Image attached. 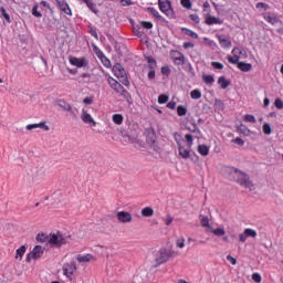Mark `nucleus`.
Returning a JSON list of instances; mask_svg holds the SVG:
<instances>
[{
	"mask_svg": "<svg viewBox=\"0 0 283 283\" xmlns=\"http://www.w3.org/2000/svg\"><path fill=\"white\" fill-rule=\"evenodd\" d=\"M243 120L245 123H252V124H255L258 123V120L255 119V116L251 115V114H248L244 116Z\"/></svg>",
	"mask_w": 283,
	"mask_h": 283,
	"instance_id": "nucleus-40",
	"label": "nucleus"
},
{
	"mask_svg": "<svg viewBox=\"0 0 283 283\" xmlns=\"http://www.w3.org/2000/svg\"><path fill=\"white\" fill-rule=\"evenodd\" d=\"M200 224L206 229H211V226L209 224V217H201Z\"/></svg>",
	"mask_w": 283,
	"mask_h": 283,
	"instance_id": "nucleus-34",
	"label": "nucleus"
},
{
	"mask_svg": "<svg viewBox=\"0 0 283 283\" xmlns=\"http://www.w3.org/2000/svg\"><path fill=\"white\" fill-rule=\"evenodd\" d=\"M206 25H222L223 21L220 18H216L211 14L206 15Z\"/></svg>",
	"mask_w": 283,
	"mask_h": 283,
	"instance_id": "nucleus-12",
	"label": "nucleus"
},
{
	"mask_svg": "<svg viewBox=\"0 0 283 283\" xmlns=\"http://www.w3.org/2000/svg\"><path fill=\"white\" fill-rule=\"evenodd\" d=\"M184 48H185V50H189V48H193V43H191V42H185V43H184Z\"/></svg>",
	"mask_w": 283,
	"mask_h": 283,
	"instance_id": "nucleus-64",
	"label": "nucleus"
},
{
	"mask_svg": "<svg viewBox=\"0 0 283 283\" xmlns=\"http://www.w3.org/2000/svg\"><path fill=\"white\" fill-rule=\"evenodd\" d=\"M185 139L187 143V147H193V136L191 134H186Z\"/></svg>",
	"mask_w": 283,
	"mask_h": 283,
	"instance_id": "nucleus-37",
	"label": "nucleus"
},
{
	"mask_svg": "<svg viewBox=\"0 0 283 283\" xmlns=\"http://www.w3.org/2000/svg\"><path fill=\"white\" fill-rule=\"evenodd\" d=\"M227 260H228V262H231V264H232L233 266H235V264H238V259H237V258H233L231 254H228V255H227Z\"/></svg>",
	"mask_w": 283,
	"mask_h": 283,
	"instance_id": "nucleus-52",
	"label": "nucleus"
},
{
	"mask_svg": "<svg viewBox=\"0 0 283 283\" xmlns=\"http://www.w3.org/2000/svg\"><path fill=\"white\" fill-rule=\"evenodd\" d=\"M112 118H113V123H115V125H123V120H124L123 115L114 114Z\"/></svg>",
	"mask_w": 283,
	"mask_h": 283,
	"instance_id": "nucleus-29",
	"label": "nucleus"
},
{
	"mask_svg": "<svg viewBox=\"0 0 283 283\" xmlns=\"http://www.w3.org/2000/svg\"><path fill=\"white\" fill-rule=\"evenodd\" d=\"M113 74L114 76L119 78L123 85H126V86L129 85V80L127 78V72L125 71V67H123L122 64L117 63L113 66Z\"/></svg>",
	"mask_w": 283,
	"mask_h": 283,
	"instance_id": "nucleus-2",
	"label": "nucleus"
},
{
	"mask_svg": "<svg viewBox=\"0 0 283 283\" xmlns=\"http://www.w3.org/2000/svg\"><path fill=\"white\" fill-rule=\"evenodd\" d=\"M32 14H33V17H35L36 19H41V17H43V14L39 11V4H34V6H33Z\"/></svg>",
	"mask_w": 283,
	"mask_h": 283,
	"instance_id": "nucleus-38",
	"label": "nucleus"
},
{
	"mask_svg": "<svg viewBox=\"0 0 283 283\" xmlns=\"http://www.w3.org/2000/svg\"><path fill=\"white\" fill-rule=\"evenodd\" d=\"M169 258H171L169 251L167 249H160L155 256L156 266L169 262Z\"/></svg>",
	"mask_w": 283,
	"mask_h": 283,
	"instance_id": "nucleus-6",
	"label": "nucleus"
},
{
	"mask_svg": "<svg viewBox=\"0 0 283 283\" xmlns=\"http://www.w3.org/2000/svg\"><path fill=\"white\" fill-rule=\"evenodd\" d=\"M256 8L258 9L262 8L263 10H269V4H266L264 2H258Z\"/></svg>",
	"mask_w": 283,
	"mask_h": 283,
	"instance_id": "nucleus-59",
	"label": "nucleus"
},
{
	"mask_svg": "<svg viewBox=\"0 0 283 283\" xmlns=\"http://www.w3.org/2000/svg\"><path fill=\"white\" fill-rule=\"evenodd\" d=\"M238 70L241 72H251L253 70V64L252 63H247V62H240L235 63Z\"/></svg>",
	"mask_w": 283,
	"mask_h": 283,
	"instance_id": "nucleus-19",
	"label": "nucleus"
},
{
	"mask_svg": "<svg viewBox=\"0 0 283 283\" xmlns=\"http://www.w3.org/2000/svg\"><path fill=\"white\" fill-rule=\"evenodd\" d=\"M50 244H54L55 247H63V244H67L70 242V237H65L62 233L57 232L56 234H51L49 239Z\"/></svg>",
	"mask_w": 283,
	"mask_h": 283,
	"instance_id": "nucleus-4",
	"label": "nucleus"
},
{
	"mask_svg": "<svg viewBox=\"0 0 283 283\" xmlns=\"http://www.w3.org/2000/svg\"><path fill=\"white\" fill-rule=\"evenodd\" d=\"M188 132H191L192 134H200V128H198V125L192 124V128H188Z\"/></svg>",
	"mask_w": 283,
	"mask_h": 283,
	"instance_id": "nucleus-54",
	"label": "nucleus"
},
{
	"mask_svg": "<svg viewBox=\"0 0 283 283\" xmlns=\"http://www.w3.org/2000/svg\"><path fill=\"white\" fill-rule=\"evenodd\" d=\"M161 74H164V76H169L171 74V69H169V66H163Z\"/></svg>",
	"mask_w": 283,
	"mask_h": 283,
	"instance_id": "nucleus-50",
	"label": "nucleus"
},
{
	"mask_svg": "<svg viewBox=\"0 0 283 283\" xmlns=\"http://www.w3.org/2000/svg\"><path fill=\"white\" fill-rule=\"evenodd\" d=\"M247 233L245 232H243V233H241V234H239V240H240V242H247Z\"/></svg>",
	"mask_w": 283,
	"mask_h": 283,
	"instance_id": "nucleus-62",
	"label": "nucleus"
},
{
	"mask_svg": "<svg viewBox=\"0 0 283 283\" xmlns=\"http://www.w3.org/2000/svg\"><path fill=\"white\" fill-rule=\"evenodd\" d=\"M63 275L67 277L69 280H72V275L76 273V263L71 262V263H64L62 266Z\"/></svg>",
	"mask_w": 283,
	"mask_h": 283,
	"instance_id": "nucleus-7",
	"label": "nucleus"
},
{
	"mask_svg": "<svg viewBox=\"0 0 283 283\" xmlns=\"http://www.w3.org/2000/svg\"><path fill=\"white\" fill-rule=\"evenodd\" d=\"M87 8H90V10L94 13V14H98V9H96V3H93L92 0H88L86 2Z\"/></svg>",
	"mask_w": 283,
	"mask_h": 283,
	"instance_id": "nucleus-33",
	"label": "nucleus"
},
{
	"mask_svg": "<svg viewBox=\"0 0 283 283\" xmlns=\"http://www.w3.org/2000/svg\"><path fill=\"white\" fill-rule=\"evenodd\" d=\"M57 105L59 107H61V109H63L64 112H71L72 113V105H70L67 102L63 101V99H59L57 101Z\"/></svg>",
	"mask_w": 283,
	"mask_h": 283,
	"instance_id": "nucleus-23",
	"label": "nucleus"
},
{
	"mask_svg": "<svg viewBox=\"0 0 283 283\" xmlns=\"http://www.w3.org/2000/svg\"><path fill=\"white\" fill-rule=\"evenodd\" d=\"M69 63H71V65H74L75 67H87V65H90V62L87 61L86 57H76V56H70Z\"/></svg>",
	"mask_w": 283,
	"mask_h": 283,
	"instance_id": "nucleus-8",
	"label": "nucleus"
},
{
	"mask_svg": "<svg viewBox=\"0 0 283 283\" xmlns=\"http://www.w3.org/2000/svg\"><path fill=\"white\" fill-rule=\"evenodd\" d=\"M167 107H168V109H176V102H174V101L168 102Z\"/></svg>",
	"mask_w": 283,
	"mask_h": 283,
	"instance_id": "nucleus-61",
	"label": "nucleus"
},
{
	"mask_svg": "<svg viewBox=\"0 0 283 283\" xmlns=\"http://www.w3.org/2000/svg\"><path fill=\"white\" fill-rule=\"evenodd\" d=\"M44 129V132H50V126L45 125V122H40L39 124H29L27 125L28 132H32V129Z\"/></svg>",
	"mask_w": 283,
	"mask_h": 283,
	"instance_id": "nucleus-13",
	"label": "nucleus"
},
{
	"mask_svg": "<svg viewBox=\"0 0 283 283\" xmlns=\"http://www.w3.org/2000/svg\"><path fill=\"white\" fill-rule=\"evenodd\" d=\"M252 280L255 283H260V282H262V275H260V273H253L252 274Z\"/></svg>",
	"mask_w": 283,
	"mask_h": 283,
	"instance_id": "nucleus-49",
	"label": "nucleus"
},
{
	"mask_svg": "<svg viewBox=\"0 0 283 283\" xmlns=\"http://www.w3.org/2000/svg\"><path fill=\"white\" fill-rule=\"evenodd\" d=\"M218 41H219V44L221 45V48L223 50H230L232 43H231V40L224 35H218Z\"/></svg>",
	"mask_w": 283,
	"mask_h": 283,
	"instance_id": "nucleus-14",
	"label": "nucleus"
},
{
	"mask_svg": "<svg viewBox=\"0 0 283 283\" xmlns=\"http://www.w3.org/2000/svg\"><path fill=\"white\" fill-rule=\"evenodd\" d=\"M142 28H144L145 30H151V28H154V24L151 22H147V21H142L140 22Z\"/></svg>",
	"mask_w": 283,
	"mask_h": 283,
	"instance_id": "nucleus-44",
	"label": "nucleus"
},
{
	"mask_svg": "<svg viewBox=\"0 0 283 283\" xmlns=\"http://www.w3.org/2000/svg\"><path fill=\"white\" fill-rule=\"evenodd\" d=\"M148 12H150V14H153V17H155L156 19H160V13L158 12V10H156V8L149 7Z\"/></svg>",
	"mask_w": 283,
	"mask_h": 283,
	"instance_id": "nucleus-43",
	"label": "nucleus"
},
{
	"mask_svg": "<svg viewBox=\"0 0 283 283\" xmlns=\"http://www.w3.org/2000/svg\"><path fill=\"white\" fill-rule=\"evenodd\" d=\"M262 129L263 134H265L266 136H270V134L272 133L271 125L269 123L263 124Z\"/></svg>",
	"mask_w": 283,
	"mask_h": 283,
	"instance_id": "nucleus-42",
	"label": "nucleus"
},
{
	"mask_svg": "<svg viewBox=\"0 0 283 283\" xmlns=\"http://www.w3.org/2000/svg\"><path fill=\"white\" fill-rule=\"evenodd\" d=\"M191 21H193V23H200V17L196 13H192L189 15Z\"/></svg>",
	"mask_w": 283,
	"mask_h": 283,
	"instance_id": "nucleus-55",
	"label": "nucleus"
},
{
	"mask_svg": "<svg viewBox=\"0 0 283 283\" xmlns=\"http://www.w3.org/2000/svg\"><path fill=\"white\" fill-rule=\"evenodd\" d=\"M28 249L25 248V245H21L17 251H15V258L20 260H23V255H25V251Z\"/></svg>",
	"mask_w": 283,
	"mask_h": 283,
	"instance_id": "nucleus-27",
	"label": "nucleus"
},
{
	"mask_svg": "<svg viewBox=\"0 0 283 283\" xmlns=\"http://www.w3.org/2000/svg\"><path fill=\"white\" fill-rule=\"evenodd\" d=\"M77 262L80 263H85V262H92V260H94V255H92L91 253L87 254H78L76 256Z\"/></svg>",
	"mask_w": 283,
	"mask_h": 283,
	"instance_id": "nucleus-20",
	"label": "nucleus"
},
{
	"mask_svg": "<svg viewBox=\"0 0 283 283\" xmlns=\"http://www.w3.org/2000/svg\"><path fill=\"white\" fill-rule=\"evenodd\" d=\"M142 216L144 218H151V216H154V208L145 207L144 209H142Z\"/></svg>",
	"mask_w": 283,
	"mask_h": 283,
	"instance_id": "nucleus-25",
	"label": "nucleus"
},
{
	"mask_svg": "<svg viewBox=\"0 0 283 283\" xmlns=\"http://www.w3.org/2000/svg\"><path fill=\"white\" fill-rule=\"evenodd\" d=\"M202 81H203L207 85H213V83L216 82V78L213 77V75H203V76H202Z\"/></svg>",
	"mask_w": 283,
	"mask_h": 283,
	"instance_id": "nucleus-30",
	"label": "nucleus"
},
{
	"mask_svg": "<svg viewBox=\"0 0 283 283\" xmlns=\"http://www.w3.org/2000/svg\"><path fill=\"white\" fill-rule=\"evenodd\" d=\"M36 240L38 242H45V240H48V235H45L44 233H40L36 235Z\"/></svg>",
	"mask_w": 283,
	"mask_h": 283,
	"instance_id": "nucleus-57",
	"label": "nucleus"
},
{
	"mask_svg": "<svg viewBox=\"0 0 283 283\" xmlns=\"http://www.w3.org/2000/svg\"><path fill=\"white\" fill-rule=\"evenodd\" d=\"M107 82L112 90H114V92H116L119 96H123L128 102L132 101V94H129L128 91L118 83V81L112 76H108Z\"/></svg>",
	"mask_w": 283,
	"mask_h": 283,
	"instance_id": "nucleus-1",
	"label": "nucleus"
},
{
	"mask_svg": "<svg viewBox=\"0 0 283 283\" xmlns=\"http://www.w3.org/2000/svg\"><path fill=\"white\" fill-rule=\"evenodd\" d=\"M172 59L177 65L185 64V54L180 51H172Z\"/></svg>",
	"mask_w": 283,
	"mask_h": 283,
	"instance_id": "nucleus-18",
	"label": "nucleus"
},
{
	"mask_svg": "<svg viewBox=\"0 0 283 283\" xmlns=\"http://www.w3.org/2000/svg\"><path fill=\"white\" fill-rule=\"evenodd\" d=\"M198 154L200 156H209V146L207 145H199L197 148Z\"/></svg>",
	"mask_w": 283,
	"mask_h": 283,
	"instance_id": "nucleus-24",
	"label": "nucleus"
},
{
	"mask_svg": "<svg viewBox=\"0 0 283 283\" xmlns=\"http://www.w3.org/2000/svg\"><path fill=\"white\" fill-rule=\"evenodd\" d=\"M84 105H92V103H94V98L93 97H85L83 99Z\"/></svg>",
	"mask_w": 283,
	"mask_h": 283,
	"instance_id": "nucleus-60",
	"label": "nucleus"
},
{
	"mask_svg": "<svg viewBox=\"0 0 283 283\" xmlns=\"http://www.w3.org/2000/svg\"><path fill=\"white\" fill-rule=\"evenodd\" d=\"M158 7L160 12L166 14V17H169L170 19H174V8H171V1L169 0H158Z\"/></svg>",
	"mask_w": 283,
	"mask_h": 283,
	"instance_id": "nucleus-5",
	"label": "nucleus"
},
{
	"mask_svg": "<svg viewBox=\"0 0 283 283\" xmlns=\"http://www.w3.org/2000/svg\"><path fill=\"white\" fill-rule=\"evenodd\" d=\"M81 119L85 125H92L93 127H96V120H94V117L90 113H87L86 109H82Z\"/></svg>",
	"mask_w": 283,
	"mask_h": 283,
	"instance_id": "nucleus-9",
	"label": "nucleus"
},
{
	"mask_svg": "<svg viewBox=\"0 0 283 283\" xmlns=\"http://www.w3.org/2000/svg\"><path fill=\"white\" fill-rule=\"evenodd\" d=\"M239 56H241V59H248L249 54H247V51L243 48H240Z\"/></svg>",
	"mask_w": 283,
	"mask_h": 283,
	"instance_id": "nucleus-56",
	"label": "nucleus"
},
{
	"mask_svg": "<svg viewBox=\"0 0 283 283\" xmlns=\"http://www.w3.org/2000/svg\"><path fill=\"white\" fill-rule=\"evenodd\" d=\"M211 66L214 70H224V64L220 63V62H211Z\"/></svg>",
	"mask_w": 283,
	"mask_h": 283,
	"instance_id": "nucleus-46",
	"label": "nucleus"
},
{
	"mask_svg": "<svg viewBox=\"0 0 283 283\" xmlns=\"http://www.w3.org/2000/svg\"><path fill=\"white\" fill-rule=\"evenodd\" d=\"M178 116H187V108L184 105H179L177 107Z\"/></svg>",
	"mask_w": 283,
	"mask_h": 283,
	"instance_id": "nucleus-39",
	"label": "nucleus"
},
{
	"mask_svg": "<svg viewBox=\"0 0 283 283\" xmlns=\"http://www.w3.org/2000/svg\"><path fill=\"white\" fill-rule=\"evenodd\" d=\"M146 59H147L150 70H154L156 67V60L153 59L151 56H147Z\"/></svg>",
	"mask_w": 283,
	"mask_h": 283,
	"instance_id": "nucleus-45",
	"label": "nucleus"
},
{
	"mask_svg": "<svg viewBox=\"0 0 283 283\" xmlns=\"http://www.w3.org/2000/svg\"><path fill=\"white\" fill-rule=\"evenodd\" d=\"M178 151L179 156L182 157L184 160L191 158V147L189 148V146L185 147L181 144H178Z\"/></svg>",
	"mask_w": 283,
	"mask_h": 283,
	"instance_id": "nucleus-10",
	"label": "nucleus"
},
{
	"mask_svg": "<svg viewBox=\"0 0 283 283\" xmlns=\"http://www.w3.org/2000/svg\"><path fill=\"white\" fill-rule=\"evenodd\" d=\"M0 14L3 17V19H6L7 23H11L10 14H8V11L4 7H0Z\"/></svg>",
	"mask_w": 283,
	"mask_h": 283,
	"instance_id": "nucleus-31",
	"label": "nucleus"
},
{
	"mask_svg": "<svg viewBox=\"0 0 283 283\" xmlns=\"http://www.w3.org/2000/svg\"><path fill=\"white\" fill-rule=\"evenodd\" d=\"M190 96L195 101H198V98H202V92L200 90L196 88V90L190 92Z\"/></svg>",
	"mask_w": 283,
	"mask_h": 283,
	"instance_id": "nucleus-28",
	"label": "nucleus"
},
{
	"mask_svg": "<svg viewBox=\"0 0 283 283\" xmlns=\"http://www.w3.org/2000/svg\"><path fill=\"white\" fill-rule=\"evenodd\" d=\"M274 106L276 107V109H283V101H282V98H276L274 101Z\"/></svg>",
	"mask_w": 283,
	"mask_h": 283,
	"instance_id": "nucleus-48",
	"label": "nucleus"
},
{
	"mask_svg": "<svg viewBox=\"0 0 283 283\" xmlns=\"http://www.w3.org/2000/svg\"><path fill=\"white\" fill-rule=\"evenodd\" d=\"M122 6H134V2L132 0H120Z\"/></svg>",
	"mask_w": 283,
	"mask_h": 283,
	"instance_id": "nucleus-63",
	"label": "nucleus"
},
{
	"mask_svg": "<svg viewBox=\"0 0 283 283\" xmlns=\"http://www.w3.org/2000/svg\"><path fill=\"white\" fill-rule=\"evenodd\" d=\"M239 132H240V134H244V136H249L251 130L249 128H247V126H241L239 128Z\"/></svg>",
	"mask_w": 283,
	"mask_h": 283,
	"instance_id": "nucleus-53",
	"label": "nucleus"
},
{
	"mask_svg": "<svg viewBox=\"0 0 283 283\" xmlns=\"http://www.w3.org/2000/svg\"><path fill=\"white\" fill-rule=\"evenodd\" d=\"M235 174H238L237 182L241 187H244L245 189H250L251 191L253 189V181H251V178L249 177V175L240 170H235Z\"/></svg>",
	"mask_w": 283,
	"mask_h": 283,
	"instance_id": "nucleus-3",
	"label": "nucleus"
},
{
	"mask_svg": "<svg viewBox=\"0 0 283 283\" xmlns=\"http://www.w3.org/2000/svg\"><path fill=\"white\" fill-rule=\"evenodd\" d=\"M232 54L227 56L228 63H231L232 65H235V63H238V61H240L241 56H240V48H233L232 50Z\"/></svg>",
	"mask_w": 283,
	"mask_h": 283,
	"instance_id": "nucleus-11",
	"label": "nucleus"
},
{
	"mask_svg": "<svg viewBox=\"0 0 283 283\" xmlns=\"http://www.w3.org/2000/svg\"><path fill=\"white\" fill-rule=\"evenodd\" d=\"M181 32H184V34H186V36H190V39H198V33H196L193 30L182 28Z\"/></svg>",
	"mask_w": 283,
	"mask_h": 283,
	"instance_id": "nucleus-26",
	"label": "nucleus"
},
{
	"mask_svg": "<svg viewBox=\"0 0 283 283\" xmlns=\"http://www.w3.org/2000/svg\"><path fill=\"white\" fill-rule=\"evenodd\" d=\"M59 8L64 14L67 17H72V9L70 8V4L65 2V0L57 1Z\"/></svg>",
	"mask_w": 283,
	"mask_h": 283,
	"instance_id": "nucleus-17",
	"label": "nucleus"
},
{
	"mask_svg": "<svg viewBox=\"0 0 283 283\" xmlns=\"http://www.w3.org/2000/svg\"><path fill=\"white\" fill-rule=\"evenodd\" d=\"M264 20L268 23H271V25H276V23H282V21L279 20L277 15L265 14Z\"/></svg>",
	"mask_w": 283,
	"mask_h": 283,
	"instance_id": "nucleus-21",
	"label": "nucleus"
},
{
	"mask_svg": "<svg viewBox=\"0 0 283 283\" xmlns=\"http://www.w3.org/2000/svg\"><path fill=\"white\" fill-rule=\"evenodd\" d=\"M117 220L123 223L132 222V213L127 211L117 212Z\"/></svg>",
	"mask_w": 283,
	"mask_h": 283,
	"instance_id": "nucleus-16",
	"label": "nucleus"
},
{
	"mask_svg": "<svg viewBox=\"0 0 283 283\" xmlns=\"http://www.w3.org/2000/svg\"><path fill=\"white\" fill-rule=\"evenodd\" d=\"M45 252V248L41 245H35L32 250V259L33 260H40V258H43V253Z\"/></svg>",
	"mask_w": 283,
	"mask_h": 283,
	"instance_id": "nucleus-15",
	"label": "nucleus"
},
{
	"mask_svg": "<svg viewBox=\"0 0 283 283\" xmlns=\"http://www.w3.org/2000/svg\"><path fill=\"white\" fill-rule=\"evenodd\" d=\"M172 222H174V217H171V214H168L165 220L166 227H169V224H171Z\"/></svg>",
	"mask_w": 283,
	"mask_h": 283,
	"instance_id": "nucleus-58",
	"label": "nucleus"
},
{
	"mask_svg": "<svg viewBox=\"0 0 283 283\" xmlns=\"http://www.w3.org/2000/svg\"><path fill=\"white\" fill-rule=\"evenodd\" d=\"M167 101H169V95L167 94H160L158 96V104L159 105H165V103H167Z\"/></svg>",
	"mask_w": 283,
	"mask_h": 283,
	"instance_id": "nucleus-36",
	"label": "nucleus"
},
{
	"mask_svg": "<svg viewBox=\"0 0 283 283\" xmlns=\"http://www.w3.org/2000/svg\"><path fill=\"white\" fill-rule=\"evenodd\" d=\"M180 3L182 6V8H185L186 10H191V8L193 6L191 0H180Z\"/></svg>",
	"mask_w": 283,
	"mask_h": 283,
	"instance_id": "nucleus-35",
	"label": "nucleus"
},
{
	"mask_svg": "<svg viewBox=\"0 0 283 283\" xmlns=\"http://www.w3.org/2000/svg\"><path fill=\"white\" fill-rule=\"evenodd\" d=\"M176 247H178V249H185V238L177 239Z\"/></svg>",
	"mask_w": 283,
	"mask_h": 283,
	"instance_id": "nucleus-47",
	"label": "nucleus"
},
{
	"mask_svg": "<svg viewBox=\"0 0 283 283\" xmlns=\"http://www.w3.org/2000/svg\"><path fill=\"white\" fill-rule=\"evenodd\" d=\"M243 232L248 238H258V232L251 228H247Z\"/></svg>",
	"mask_w": 283,
	"mask_h": 283,
	"instance_id": "nucleus-32",
	"label": "nucleus"
},
{
	"mask_svg": "<svg viewBox=\"0 0 283 283\" xmlns=\"http://www.w3.org/2000/svg\"><path fill=\"white\" fill-rule=\"evenodd\" d=\"M211 231L214 235H218L219 238L227 233V231H224V229H222V228H217V229L211 230Z\"/></svg>",
	"mask_w": 283,
	"mask_h": 283,
	"instance_id": "nucleus-41",
	"label": "nucleus"
},
{
	"mask_svg": "<svg viewBox=\"0 0 283 283\" xmlns=\"http://www.w3.org/2000/svg\"><path fill=\"white\" fill-rule=\"evenodd\" d=\"M218 84L220 85L221 90H227V87H229V85H231V82L229 80H227L226 76H220L218 78Z\"/></svg>",
	"mask_w": 283,
	"mask_h": 283,
	"instance_id": "nucleus-22",
	"label": "nucleus"
},
{
	"mask_svg": "<svg viewBox=\"0 0 283 283\" xmlns=\"http://www.w3.org/2000/svg\"><path fill=\"white\" fill-rule=\"evenodd\" d=\"M232 143H234L235 145H239V147L244 146V140L240 137H235L234 139H232Z\"/></svg>",
	"mask_w": 283,
	"mask_h": 283,
	"instance_id": "nucleus-51",
	"label": "nucleus"
}]
</instances>
